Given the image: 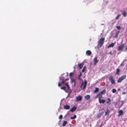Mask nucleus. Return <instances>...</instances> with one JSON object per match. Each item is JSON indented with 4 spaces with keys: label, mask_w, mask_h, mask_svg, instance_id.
<instances>
[{
    "label": "nucleus",
    "mask_w": 127,
    "mask_h": 127,
    "mask_svg": "<svg viewBox=\"0 0 127 127\" xmlns=\"http://www.w3.org/2000/svg\"><path fill=\"white\" fill-rule=\"evenodd\" d=\"M124 101H118L116 103L115 106L116 108H120L124 104Z\"/></svg>",
    "instance_id": "2"
},
{
    "label": "nucleus",
    "mask_w": 127,
    "mask_h": 127,
    "mask_svg": "<svg viewBox=\"0 0 127 127\" xmlns=\"http://www.w3.org/2000/svg\"><path fill=\"white\" fill-rule=\"evenodd\" d=\"M64 107L65 109H68L70 108V106L69 105H65L64 106Z\"/></svg>",
    "instance_id": "19"
},
{
    "label": "nucleus",
    "mask_w": 127,
    "mask_h": 127,
    "mask_svg": "<svg viewBox=\"0 0 127 127\" xmlns=\"http://www.w3.org/2000/svg\"><path fill=\"white\" fill-rule=\"evenodd\" d=\"M67 123V122L66 121H64L62 123V126H65L66 124Z\"/></svg>",
    "instance_id": "22"
},
{
    "label": "nucleus",
    "mask_w": 127,
    "mask_h": 127,
    "mask_svg": "<svg viewBox=\"0 0 127 127\" xmlns=\"http://www.w3.org/2000/svg\"><path fill=\"white\" fill-rule=\"evenodd\" d=\"M94 62L95 64L96 63L98 62V60H97V57H95L94 59Z\"/></svg>",
    "instance_id": "10"
},
{
    "label": "nucleus",
    "mask_w": 127,
    "mask_h": 127,
    "mask_svg": "<svg viewBox=\"0 0 127 127\" xmlns=\"http://www.w3.org/2000/svg\"><path fill=\"white\" fill-rule=\"evenodd\" d=\"M86 69V67L84 66L83 67V69L82 70V72H84L85 70Z\"/></svg>",
    "instance_id": "31"
},
{
    "label": "nucleus",
    "mask_w": 127,
    "mask_h": 127,
    "mask_svg": "<svg viewBox=\"0 0 127 127\" xmlns=\"http://www.w3.org/2000/svg\"><path fill=\"white\" fill-rule=\"evenodd\" d=\"M124 47V44H122L119 46L117 48V50L119 51H123V49Z\"/></svg>",
    "instance_id": "4"
},
{
    "label": "nucleus",
    "mask_w": 127,
    "mask_h": 127,
    "mask_svg": "<svg viewBox=\"0 0 127 127\" xmlns=\"http://www.w3.org/2000/svg\"><path fill=\"white\" fill-rule=\"evenodd\" d=\"M76 115H74L73 117H71V119H74L76 118Z\"/></svg>",
    "instance_id": "29"
},
{
    "label": "nucleus",
    "mask_w": 127,
    "mask_h": 127,
    "mask_svg": "<svg viewBox=\"0 0 127 127\" xmlns=\"http://www.w3.org/2000/svg\"><path fill=\"white\" fill-rule=\"evenodd\" d=\"M99 91V89L98 88L96 87L95 90L94 91V93H96L97 92H98Z\"/></svg>",
    "instance_id": "16"
},
{
    "label": "nucleus",
    "mask_w": 127,
    "mask_h": 127,
    "mask_svg": "<svg viewBox=\"0 0 127 127\" xmlns=\"http://www.w3.org/2000/svg\"><path fill=\"white\" fill-rule=\"evenodd\" d=\"M87 84V81H86V80H84V82L82 83L81 84L80 88H82L83 87V88H82V89H84L86 87Z\"/></svg>",
    "instance_id": "5"
},
{
    "label": "nucleus",
    "mask_w": 127,
    "mask_h": 127,
    "mask_svg": "<svg viewBox=\"0 0 127 127\" xmlns=\"http://www.w3.org/2000/svg\"><path fill=\"white\" fill-rule=\"evenodd\" d=\"M86 54L88 55H90L91 54V52L90 51L88 50L86 51Z\"/></svg>",
    "instance_id": "18"
},
{
    "label": "nucleus",
    "mask_w": 127,
    "mask_h": 127,
    "mask_svg": "<svg viewBox=\"0 0 127 127\" xmlns=\"http://www.w3.org/2000/svg\"><path fill=\"white\" fill-rule=\"evenodd\" d=\"M121 15V14H119L116 17V20H118L119 18L120 17V16Z\"/></svg>",
    "instance_id": "25"
},
{
    "label": "nucleus",
    "mask_w": 127,
    "mask_h": 127,
    "mask_svg": "<svg viewBox=\"0 0 127 127\" xmlns=\"http://www.w3.org/2000/svg\"><path fill=\"white\" fill-rule=\"evenodd\" d=\"M118 91H120V89L119 88V89H118Z\"/></svg>",
    "instance_id": "41"
},
{
    "label": "nucleus",
    "mask_w": 127,
    "mask_h": 127,
    "mask_svg": "<svg viewBox=\"0 0 127 127\" xmlns=\"http://www.w3.org/2000/svg\"><path fill=\"white\" fill-rule=\"evenodd\" d=\"M116 28L120 30V29L121 28L119 26H117Z\"/></svg>",
    "instance_id": "36"
},
{
    "label": "nucleus",
    "mask_w": 127,
    "mask_h": 127,
    "mask_svg": "<svg viewBox=\"0 0 127 127\" xmlns=\"http://www.w3.org/2000/svg\"><path fill=\"white\" fill-rule=\"evenodd\" d=\"M71 81L72 83L73 82H74V83H76L75 79H72L71 80Z\"/></svg>",
    "instance_id": "24"
},
{
    "label": "nucleus",
    "mask_w": 127,
    "mask_h": 127,
    "mask_svg": "<svg viewBox=\"0 0 127 127\" xmlns=\"http://www.w3.org/2000/svg\"><path fill=\"white\" fill-rule=\"evenodd\" d=\"M126 75H124L120 78L117 81L118 83H120L123 80L126 78Z\"/></svg>",
    "instance_id": "7"
},
{
    "label": "nucleus",
    "mask_w": 127,
    "mask_h": 127,
    "mask_svg": "<svg viewBox=\"0 0 127 127\" xmlns=\"http://www.w3.org/2000/svg\"><path fill=\"white\" fill-rule=\"evenodd\" d=\"M118 116H120L123 113V111L122 110H119L118 111Z\"/></svg>",
    "instance_id": "14"
},
{
    "label": "nucleus",
    "mask_w": 127,
    "mask_h": 127,
    "mask_svg": "<svg viewBox=\"0 0 127 127\" xmlns=\"http://www.w3.org/2000/svg\"><path fill=\"white\" fill-rule=\"evenodd\" d=\"M105 40L104 38H102L98 42V46L99 48H100L103 44Z\"/></svg>",
    "instance_id": "3"
},
{
    "label": "nucleus",
    "mask_w": 127,
    "mask_h": 127,
    "mask_svg": "<svg viewBox=\"0 0 127 127\" xmlns=\"http://www.w3.org/2000/svg\"><path fill=\"white\" fill-rule=\"evenodd\" d=\"M103 125H102V123L101 124V126H102Z\"/></svg>",
    "instance_id": "43"
},
{
    "label": "nucleus",
    "mask_w": 127,
    "mask_h": 127,
    "mask_svg": "<svg viewBox=\"0 0 127 127\" xmlns=\"http://www.w3.org/2000/svg\"><path fill=\"white\" fill-rule=\"evenodd\" d=\"M127 51V47H126L125 49V51Z\"/></svg>",
    "instance_id": "40"
},
{
    "label": "nucleus",
    "mask_w": 127,
    "mask_h": 127,
    "mask_svg": "<svg viewBox=\"0 0 127 127\" xmlns=\"http://www.w3.org/2000/svg\"><path fill=\"white\" fill-rule=\"evenodd\" d=\"M106 92V90H103L100 93H99L95 97L96 98H97L98 97L100 96L101 97H102L101 96L102 95L104 94Z\"/></svg>",
    "instance_id": "6"
},
{
    "label": "nucleus",
    "mask_w": 127,
    "mask_h": 127,
    "mask_svg": "<svg viewBox=\"0 0 127 127\" xmlns=\"http://www.w3.org/2000/svg\"><path fill=\"white\" fill-rule=\"evenodd\" d=\"M69 78H67V79H66V80H69Z\"/></svg>",
    "instance_id": "42"
},
{
    "label": "nucleus",
    "mask_w": 127,
    "mask_h": 127,
    "mask_svg": "<svg viewBox=\"0 0 127 127\" xmlns=\"http://www.w3.org/2000/svg\"><path fill=\"white\" fill-rule=\"evenodd\" d=\"M85 98L87 100H88L90 99V96L89 95H87L85 97Z\"/></svg>",
    "instance_id": "15"
},
{
    "label": "nucleus",
    "mask_w": 127,
    "mask_h": 127,
    "mask_svg": "<svg viewBox=\"0 0 127 127\" xmlns=\"http://www.w3.org/2000/svg\"><path fill=\"white\" fill-rule=\"evenodd\" d=\"M82 75V74L81 72H80L79 74V75L78 76V79H79L80 80H81L80 77Z\"/></svg>",
    "instance_id": "30"
},
{
    "label": "nucleus",
    "mask_w": 127,
    "mask_h": 127,
    "mask_svg": "<svg viewBox=\"0 0 127 127\" xmlns=\"http://www.w3.org/2000/svg\"><path fill=\"white\" fill-rule=\"evenodd\" d=\"M60 83H58V86H59L60 87V86L61 85L60 84Z\"/></svg>",
    "instance_id": "38"
},
{
    "label": "nucleus",
    "mask_w": 127,
    "mask_h": 127,
    "mask_svg": "<svg viewBox=\"0 0 127 127\" xmlns=\"http://www.w3.org/2000/svg\"><path fill=\"white\" fill-rule=\"evenodd\" d=\"M109 79L110 81L112 84H115V81L114 79L112 76H110L109 77Z\"/></svg>",
    "instance_id": "8"
},
{
    "label": "nucleus",
    "mask_w": 127,
    "mask_h": 127,
    "mask_svg": "<svg viewBox=\"0 0 127 127\" xmlns=\"http://www.w3.org/2000/svg\"><path fill=\"white\" fill-rule=\"evenodd\" d=\"M122 14L124 17H126L127 15V13L125 11H123L122 12Z\"/></svg>",
    "instance_id": "17"
},
{
    "label": "nucleus",
    "mask_w": 127,
    "mask_h": 127,
    "mask_svg": "<svg viewBox=\"0 0 127 127\" xmlns=\"http://www.w3.org/2000/svg\"><path fill=\"white\" fill-rule=\"evenodd\" d=\"M82 97L81 96H78L76 97V100L77 101H80L82 100Z\"/></svg>",
    "instance_id": "11"
},
{
    "label": "nucleus",
    "mask_w": 127,
    "mask_h": 127,
    "mask_svg": "<svg viewBox=\"0 0 127 127\" xmlns=\"http://www.w3.org/2000/svg\"><path fill=\"white\" fill-rule=\"evenodd\" d=\"M120 71V69L119 68H118L116 69V74L117 75H119V74Z\"/></svg>",
    "instance_id": "23"
},
{
    "label": "nucleus",
    "mask_w": 127,
    "mask_h": 127,
    "mask_svg": "<svg viewBox=\"0 0 127 127\" xmlns=\"http://www.w3.org/2000/svg\"><path fill=\"white\" fill-rule=\"evenodd\" d=\"M110 101H111V99L109 98H108V101H107V103H108L109 102H110Z\"/></svg>",
    "instance_id": "34"
},
{
    "label": "nucleus",
    "mask_w": 127,
    "mask_h": 127,
    "mask_svg": "<svg viewBox=\"0 0 127 127\" xmlns=\"http://www.w3.org/2000/svg\"><path fill=\"white\" fill-rule=\"evenodd\" d=\"M60 80H61V77H60Z\"/></svg>",
    "instance_id": "44"
},
{
    "label": "nucleus",
    "mask_w": 127,
    "mask_h": 127,
    "mask_svg": "<svg viewBox=\"0 0 127 127\" xmlns=\"http://www.w3.org/2000/svg\"><path fill=\"white\" fill-rule=\"evenodd\" d=\"M108 54H110V55H112V52H111V51H110V52H109V53H108Z\"/></svg>",
    "instance_id": "37"
},
{
    "label": "nucleus",
    "mask_w": 127,
    "mask_h": 127,
    "mask_svg": "<svg viewBox=\"0 0 127 127\" xmlns=\"http://www.w3.org/2000/svg\"><path fill=\"white\" fill-rule=\"evenodd\" d=\"M116 92V90L115 89H113L112 90V92L113 93H115Z\"/></svg>",
    "instance_id": "32"
},
{
    "label": "nucleus",
    "mask_w": 127,
    "mask_h": 127,
    "mask_svg": "<svg viewBox=\"0 0 127 127\" xmlns=\"http://www.w3.org/2000/svg\"><path fill=\"white\" fill-rule=\"evenodd\" d=\"M98 98L99 101L100 103H103L105 102V101L103 99H101L100 98H101V97H100L99 96H98Z\"/></svg>",
    "instance_id": "9"
},
{
    "label": "nucleus",
    "mask_w": 127,
    "mask_h": 127,
    "mask_svg": "<svg viewBox=\"0 0 127 127\" xmlns=\"http://www.w3.org/2000/svg\"><path fill=\"white\" fill-rule=\"evenodd\" d=\"M76 109V107L75 106H73L72 108L70 110V111L72 112L75 111Z\"/></svg>",
    "instance_id": "13"
},
{
    "label": "nucleus",
    "mask_w": 127,
    "mask_h": 127,
    "mask_svg": "<svg viewBox=\"0 0 127 127\" xmlns=\"http://www.w3.org/2000/svg\"><path fill=\"white\" fill-rule=\"evenodd\" d=\"M63 117V116L62 115H60L59 116V118L60 119H62Z\"/></svg>",
    "instance_id": "35"
},
{
    "label": "nucleus",
    "mask_w": 127,
    "mask_h": 127,
    "mask_svg": "<svg viewBox=\"0 0 127 127\" xmlns=\"http://www.w3.org/2000/svg\"><path fill=\"white\" fill-rule=\"evenodd\" d=\"M114 45V43H112L109 45L108 47V48H109L110 47H113Z\"/></svg>",
    "instance_id": "20"
},
{
    "label": "nucleus",
    "mask_w": 127,
    "mask_h": 127,
    "mask_svg": "<svg viewBox=\"0 0 127 127\" xmlns=\"http://www.w3.org/2000/svg\"><path fill=\"white\" fill-rule=\"evenodd\" d=\"M110 113V111L108 110L105 113V116H108L109 114Z\"/></svg>",
    "instance_id": "21"
},
{
    "label": "nucleus",
    "mask_w": 127,
    "mask_h": 127,
    "mask_svg": "<svg viewBox=\"0 0 127 127\" xmlns=\"http://www.w3.org/2000/svg\"><path fill=\"white\" fill-rule=\"evenodd\" d=\"M119 33V32H117L115 34V35L114 36L115 37H117L118 36V35Z\"/></svg>",
    "instance_id": "27"
},
{
    "label": "nucleus",
    "mask_w": 127,
    "mask_h": 127,
    "mask_svg": "<svg viewBox=\"0 0 127 127\" xmlns=\"http://www.w3.org/2000/svg\"><path fill=\"white\" fill-rule=\"evenodd\" d=\"M126 61V60H123V62L120 65L121 66H124V62H125Z\"/></svg>",
    "instance_id": "28"
},
{
    "label": "nucleus",
    "mask_w": 127,
    "mask_h": 127,
    "mask_svg": "<svg viewBox=\"0 0 127 127\" xmlns=\"http://www.w3.org/2000/svg\"><path fill=\"white\" fill-rule=\"evenodd\" d=\"M126 94V93L125 92H123V93H122V94L123 95H125V94Z\"/></svg>",
    "instance_id": "39"
},
{
    "label": "nucleus",
    "mask_w": 127,
    "mask_h": 127,
    "mask_svg": "<svg viewBox=\"0 0 127 127\" xmlns=\"http://www.w3.org/2000/svg\"><path fill=\"white\" fill-rule=\"evenodd\" d=\"M62 83L66 86L63 87H61V89L64 90L67 93H68V96L71 93L72 91L70 88L69 86L68 85V83H65L64 80H62Z\"/></svg>",
    "instance_id": "1"
},
{
    "label": "nucleus",
    "mask_w": 127,
    "mask_h": 127,
    "mask_svg": "<svg viewBox=\"0 0 127 127\" xmlns=\"http://www.w3.org/2000/svg\"><path fill=\"white\" fill-rule=\"evenodd\" d=\"M103 112H101L100 113H99L96 116V117L98 118H99L101 116L103 115Z\"/></svg>",
    "instance_id": "12"
},
{
    "label": "nucleus",
    "mask_w": 127,
    "mask_h": 127,
    "mask_svg": "<svg viewBox=\"0 0 127 127\" xmlns=\"http://www.w3.org/2000/svg\"><path fill=\"white\" fill-rule=\"evenodd\" d=\"M73 74V73H70L69 74V75L70 77H71L72 76Z\"/></svg>",
    "instance_id": "33"
},
{
    "label": "nucleus",
    "mask_w": 127,
    "mask_h": 127,
    "mask_svg": "<svg viewBox=\"0 0 127 127\" xmlns=\"http://www.w3.org/2000/svg\"><path fill=\"white\" fill-rule=\"evenodd\" d=\"M78 66L81 69L83 67V64H79L78 65Z\"/></svg>",
    "instance_id": "26"
}]
</instances>
